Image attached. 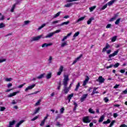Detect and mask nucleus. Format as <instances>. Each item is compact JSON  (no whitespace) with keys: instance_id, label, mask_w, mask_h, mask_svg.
I'll use <instances>...</instances> for the list:
<instances>
[{"instance_id":"obj_8","label":"nucleus","mask_w":127,"mask_h":127,"mask_svg":"<svg viewBox=\"0 0 127 127\" xmlns=\"http://www.w3.org/2000/svg\"><path fill=\"white\" fill-rule=\"evenodd\" d=\"M97 90H98V87H94L93 88L92 93L91 94V96H94V95H95V94H99V92L96 91Z\"/></svg>"},{"instance_id":"obj_1","label":"nucleus","mask_w":127,"mask_h":127,"mask_svg":"<svg viewBox=\"0 0 127 127\" xmlns=\"http://www.w3.org/2000/svg\"><path fill=\"white\" fill-rule=\"evenodd\" d=\"M64 78L63 82L64 91V94H68V92L70 91L69 88L67 87V86H68V82H69V75H64Z\"/></svg>"},{"instance_id":"obj_49","label":"nucleus","mask_w":127,"mask_h":127,"mask_svg":"<svg viewBox=\"0 0 127 127\" xmlns=\"http://www.w3.org/2000/svg\"><path fill=\"white\" fill-rule=\"evenodd\" d=\"M64 111H65V109H64V107L60 109V113L61 114H63V113H64Z\"/></svg>"},{"instance_id":"obj_55","label":"nucleus","mask_w":127,"mask_h":127,"mask_svg":"<svg viewBox=\"0 0 127 127\" xmlns=\"http://www.w3.org/2000/svg\"><path fill=\"white\" fill-rule=\"evenodd\" d=\"M4 26H5L4 25V24H3V23H0V28H2V27H4Z\"/></svg>"},{"instance_id":"obj_44","label":"nucleus","mask_w":127,"mask_h":127,"mask_svg":"<svg viewBox=\"0 0 127 127\" xmlns=\"http://www.w3.org/2000/svg\"><path fill=\"white\" fill-rule=\"evenodd\" d=\"M56 126L57 127H62V124H60V122H57V124H56Z\"/></svg>"},{"instance_id":"obj_58","label":"nucleus","mask_w":127,"mask_h":127,"mask_svg":"<svg viewBox=\"0 0 127 127\" xmlns=\"http://www.w3.org/2000/svg\"><path fill=\"white\" fill-rule=\"evenodd\" d=\"M65 45H67V43L66 42L63 43L61 45L62 47H64Z\"/></svg>"},{"instance_id":"obj_47","label":"nucleus","mask_w":127,"mask_h":127,"mask_svg":"<svg viewBox=\"0 0 127 127\" xmlns=\"http://www.w3.org/2000/svg\"><path fill=\"white\" fill-rule=\"evenodd\" d=\"M79 34H80V32H77L75 33V34L73 35V37H77V36H78Z\"/></svg>"},{"instance_id":"obj_30","label":"nucleus","mask_w":127,"mask_h":127,"mask_svg":"<svg viewBox=\"0 0 127 127\" xmlns=\"http://www.w3.org/2000/svg\"><path fill=\"white\" fill-rule=\"evenodd\" d=\"M16 5V4H14V5H13L11 9V12H13V11H14V9L15 8V6Z\"/></svg>"},{"instance_id":"obj_10","label":"nucleus","mask_w":127,"mask_h":127,"mask_svg":"<svg viewBox=\"0 0 127 127\" xmlns=\"http://www.w3.org/2000/svg\"><path fill=\"white\" fill-rule=\"evenodd\" d=\"M110 46L109 45V44L107 43L105 47H104L102 50V52H105L107 51V49H109L110 48Z\"/></svg>"},{"instance_id":"obj_61","label":"nucleus","mask_w":127,"mask_h":127,"mask_svg":"<svg viewBox=\"0 0 127 127\" xmlns=\"http://www.w3.org/2000/svg\"><path fill=\"white\" fill-rule=\"evenodd\" d=\"M104 100L105 101V103H108V102H109V99L107 97H105Z\"/></svg>"},{"instance_id":"obj_4","label":"nucleus","mask_w":127,"mask_h":127,"mask_svg":"<svg viewBox=\"0 0 127 127\" xmlns=\"http://www.w3.org/2000/svg\"><path fill=\"white\" fill-rule=\"evenodd\" d=\"M82 120L83 123H85V124L91 123V120H90V119H89V117L88 116L83 117Z\"/></svg>"},{"instance_id":"obj_43","label":"nucleus","mask_w":127,"mask_h":127,"mask_svg":"<svg viewBox=\"0 0 127 127\" xmlns=\"http://www.w3.org/2000/svg\"><path fill=\"white\" fill-rule=\"evenodd\" d=\"M60 21V20L54 21L52 22L51 25H53V24H56V23H58Z\"/></svg>"},{"instance_id":"obj_21","label":"nucleus","mask_w":127,"mask_h":127,"mask_svg":"<svg viewBox=\"0 0 127 127\" xmlns=\"http://www.w3.org/2000/svg\"><path fill=\"white\" fill-rule=\"evenodd\" d=\"M45 76V73H43L40 75L39 76L37 77V79H42V78H44V76Z\"/></svg>"},{"instance_id":"obj_14","label":"nucleus","mask_w":127,"mask_h":127,"mask_svg":"<svg viewBox=\"0 0 127 127\" xmlns=\"http://www.w3.org/2000/svg\"><path fill=\"white\" fill-rule=\"evenodd\" d=\"M52 45V43H44V44L42 45V47L44 48V47H48V46H51Z\"/></svg>"},{"instance_id":"obj_5","label":"nucleus","mask_w":127,"mask_h":127,"mask_svg":"<svg viewBox=\"0 0 127 127\" xmlns=\"http://www.w3.org/2000/svg\"><path fill=\"white\" fill-rule=\"evenodd\" d=\"M35 86V84L28 86L27 88H26V89H25V92H27L28 91H29V90H32V89H33Z\"/></svg>"},{"instance_id":"obj_50","label":"nucleus","mask_w":127,"mask_h":127,"mask_svg":"<svg viewBox=\"0 0 127 127\" xmlns=\"http://www.w3.org/2000/svg\"><path fill=\"white\" fill-rule=\"evenodd\" d=\"M59 32H61V30L58 29L56 31L53 32L54 34H55V33H59Z\"/></svg>"},{"instance_id":"obj_27","label":"nucleus","mask_w":127,"mask_h":127,"mask_svg":"<svg viewBox=\"0 0 127 127\" xmlns=\"http://www.w3.org/2000/svg\"><path fill=\"white\" fill-rule=\"evenodd\" d=\"M88 112L90 114H95V111H94V110L92 108H89L88 110Z\"/></svg>"},{"instance_id":"obj_54","label":"nucleus","mask_w":127,"mask_h":127,"mask_svg":"<svg viewBox=\"0 0 127 127\" xmlns=\"http://www.w3.org/2000/svg\"><path fill=\"white\" fill-rule=\"evenodd\" d=\"M107 6H108V4H106L105 5H104L101 9H102V10H104V9H105V8H107Z\"/></svg>"},{"instance_id":"obj_40","label":"nucleus","mask_w":127,"mask_h":127,"mask_svg":"<svg viewBox=\"0 0 127 127\" xmlns=\"http://www.w3.org/2000/svg\"><path fill=\"white\" fill-rule=\"evenodd\" d=\"M5 81L6 82H10V81H12V78H6L5 79Z\"/></svg>"},{"instance_id":"obj_3","label":"nucleus","mask_w":127,"mask_h":127,"mask_svg":"<svg viewBox=\"0 0 127 127\" xmlns=\"http://www.w3.org/2000/svg\"><path fill=\"white\" fill-rule=\"evenodd\" d=\"M96 82H99L100 84H102V83H104L105 82V78H103V76H100L98 77V79H96Z\"/></svg>"},{"instance_id":"obj_11","label":"nucleus","mask_w":127,"mask_h":127,"mask_svg":"<svg viewBox=\"0 0 127 127\" xmlns=\"http://www.w3.org/2000/svg\"><path fill=\"white\" fill-rule=\"evenodd\" d=\"M74 4H75V2L67 3L66 4L64 5V7H71V6Z\"/></svg>"},{"instance_id":"obj_18","label":"nucleus","mask_w":127,"mask_h":127,"mask_svg":"<svg viewBox=\"0 0 127 127\" xmlns=\"http://www.w3.org/2000/svg\"><path fill=\"white\" fill-rule=\"evenodd\" d=\"M54 35V33L53 32L50 33L49 34L47 35L45 37V38H50V37H52Z\"/></svg>"},{"instance_id":"obj_53","label":"nucleus","mask_w":127,"mask_h":127,"mask_svg":"<svg viewBox=\"0 0 127 127\" xmlns=\"http://www.w3.org/2000/svg\"><path fill=\"white\" fill-rule=\"evenodd\" d=\"M119 50H117V51H115L113 54L114 55L116 56V55H117L119 53Z\"/></svg>"},{"instance_id":"obj_63","label":"nucleus","mask_w":127,"mask_h":127,"mask_svg":"<svg viewBox=\"0 0 127 127\" xmlns=\"http://www.w3.org/2000/svg\"><path fill=\"white\" fill-rule=\"evenodd\" d=\"M118 116H119V115L117 113H114L113 114L114 118H117V117H118Z\"/></svg>"},{"instance_id":"obj_36","label":"nucleus","mask_w":127,"mask_h":127,"mask_svg":"<svg viewBox=\"0 0 127 127\" xmlns=\"http://www.w3.org/2000/svg\"><path fill=\"white\" fill-rule=\"evenodd\" d=\"M45 25H46V24H45V23L43 24L41 26H40L38 28V30H40V29H41L42 28H43V27H44V26H45Z\"/></svg>"},{"instance_id":"obj_25","label":"nucleus","mask_w":127,"mask_h":127,"mask_svg":"<svg viewBox=\"0 0 127 127\" xmlns=\"http://www.w3.org/2000/svg\"><path fill=\"white\" fill-rule=\"evenodd\" d=\"M22 123H23V120H22L21 121H20L18 123H17L15 127H19V126H20V125H21V124H22Z\"/></svg>"},{"instance_id":"obj_2","label":"nucleus","mask_w":127,"mask_h":127,"mask_svg":"<svg viewBox=\"0 0 127 127\" xmlns=\"http://www.w3.org/2000/svg\"><path fill=\"white\" fill-rule=\"evenodd\" d=\"M42 36H43V35H41L37 37H32L31 39V42H33V41H38V40H40V39L41 37H42Z\"/></svg>"},{"instance_id":"obj_26","label":"nucleus","mask_w":127,"mask_h":127,"mask_svg":"<svg viewBox=\"0 0 127 127\" xmlns=\"http://www.w3.org/2000/svg\"><path fill=\"white\" fill-rule=\"evenodd\" d=\"M73 96L74 94L71 93V94L68 95V96H67V99L71 100V99H72V98H73Z\"/></svg>"},{"instance_id":"obj_51","label":"nucleus","mask_w":127,"mask_h":127,"mask_svg":"<svg viewBox=\"0 0 127 127\" xmlns=\"http://www.w3.org/2000/svg\"><path fill=\"white\" fill-rule=\"evenodd\" d=\"M112 67H114V64H110L109 66H106L105 68L106 69H109V68H112Z\"/></svg>"},{"instance_id":"obj_57","label":"nucleus","mask_w":127,"mask_h":127,"mask_svg":"<svg viewBox=\"0 0 127 127\" xmlns=\"http://www.w3.org/2000/svg\"><path fill=\"white\" fill-rule=\"evenodd\" d=\"M111 26H112V24H108L106 26V28H111Z\"/></svg>"},{"instance_id":"obj_29","label":"nucleus","mask_w":127,"mask_h":127,"mask_svg":"<svg viewBox=\"0 0 127 127\" xmlns=\"http://www.w3.org/2000/svg\"><path fill=\"white\" fill-rule=\"evenodd\" d=\"M111 123V120L110 119H108L107 121L103 122V124L104 125H108V124H110Z\"/></svg>"},{"instance_id":"obj_16","label":"nucleus","mask_w":127,"mask_h":127,"mask_svg":"<svg viewBox=\"0 0 127 127\" xmlns=\"http://www.w3.org/2000/svg\"><path fill=\"white\" fill-rule=\"evenodd\" d=\"M18 93H19V92H13L12 93H10L8 95V98H11V97H13V96H15L16 94H18Z\"/></svg>"},{"instance_id":"obj_6","label":"nucleus","mask_w":127,"mask_h":127,"mask_svg":"<svg viewBox=\"0 0 127 127\" xmlns=\"http://www.w3.org/2000/svg\"><path fill=\"white\" fill-rule=\"evenodd\" d=\"M83 55L81 54L78 57H77L75 60H74L73 61V62L72 63V65H74V64H75V63H77V62H78V61L79 60H80V59H81V58L82 57Z\"/></svg>"},{"instance_id":"obj_33","label":"nucleus","mask_w":127,"mask_h":127,"mask_svg":"<svg viewBox=\"0 0 127 127\" xmlns=\"http://www.w3.org/2000/svg\"><path fill=\"white\" fill-rule=\"evenodd\" d=\"M46 77L47 79H50L51 78V73H49L46 76Z\"/></svg>"},{"instance_id":"obj_56","label":"nucleus","mask_w":127,"mask_h":127,"mask_svg":"<svg viewBox=\"0 0 127 127\" xmlns=\"http://www.w3.org/2000/svg\"><path fill=\"white\" fill-rule=\"evenodd\" d=\"M29 22H30V21L27 20V21H25L24 22V23L25 25H27V24H28V23H29Z\"/></svg>"},{"instance_id":"obj_22","label":"nucleus","mask_w":127,"mask_h":127,"mask_svg":"<svg viewBox=\"0 0 127 127\" xmlns=\"http://www.w3.org/2000/svg\"><path fill=\"white\" fill-rule=\"evenodd\" d=\"M39 111H40V107H38L35 111V112H34V113L33 114V115H36V114H37V113L39 112Z\"/></svg>"},{"instance_id":"obj_46","label":"nucleus","mask_w":127,"mask_h":127,"mask_svg":"<svg viewBox=\"0 0 127 127\" xmlns=\"http://www.w3.org/2000/svg\"><path fill=\"white\" fill-rule=\"evenodd\" d=\"M120 66V63H117L113 65V67H115V68H118Z\"/></svg>"},{"instance_id":"obj_60","label":"nucleus","mask_w":127,"mask_h":127,"mask_svg":"<svg viewBox=\"0 0 127 127\" xmlns=\"http://www.w3.org/2000/svg\"><path fill=\"white\" fill-rule=\"evenodd\" d=\"M119 87H120V85L119 84H116L115 86H114V89H118V88H119Z\"/></svg>"},{"instance_id":"obj_13","label":"nucleus","mask_w":127,"mask_h":127,"mask_svg":"<svg viewBox=\"0 0 127 127\" xmlns=\"http://www.w3.org/2000/svg\"><path fill=\"white\" fill-rule=\"evenodd\" d=\"M15 125V121L13 120L12 122H9V125L7 127H12V126H14Z\"/></svg>"},{"instance_id":"obj_37","label":"nucleus","mask_w":127,"mask_h":127,"mask_svg":"<svg viewBox=\"0 0 127 127\" xmlns=\"http://www.w3.org/2000/svg\"><path fill=\"white\" fill-rule=\"evenodd\" d=\"M115 123H116V121H115V120L113 121L111 123L110 125H109V126L108 127H113V126H114Z\"/></svg>"},{"instance_id":"obj_41","label":"nucleus","mask_w":127,"mask_h":127,"mask_svg":"<svg viewBox=\"0 0 127 127\" xmlns=\"http://www.w3.org/2000/svg\"><path fill=\"white\" fill-rule=\"evenodd\" d=\"M116 40H117V36L113 37L111 39L112 42H115Z\"/></svg>"},{"instance_id":"obj_62","label":"nucleus","mask_w":127,"mask_h":127,"mask_svg":"<svg viewBox=\"0 0 127 127\" xmlns=\"http://www.w3.org/2000/svg\"><path fill=\"white\" fill-rule=\"evenodd\" d=\"M114 56H115L114 54L113 53L112 54H110L109 56V58H112V57H114Z\"/></svg>"},{"instance_id":"obj_32","label":"nucleus","mask_w":127,"mask_h":127,"mask_svg":"<svg viewBox=\"0 0 127 127\" xmlns=\"http://www.w3.org/2000/svg\"><path fill=\"white\" fill-rule=\"evenodd\" d=\"M95 8H96V6H93L92 7H89V10H90V12H92V11H93V10H94V9H95Z\"/></svg>"},{"instance_id":"obj_15","label":"nucleus","mask_w":127,"mask_h":127,"mask_svg":"<svg viewBox=\"0 0 127 127\" xmlns=\"http://www.w3.org/2000/svg\"><path fill=\"white\" fill-rule=\"evenodd\" d=\"M69 23H70V21L64 22L62 24L58 25V26H62V25H67V24H69Z\"/></svg>"},{"instance_id":"obj_7","label":"nucleus","mask_w":127,"mask_h":127,"mask_svg":"<svg viewBox=\"0 0 127 127\" xmlns=\"http://www.w3.org/2000/svg\"><path fill=\"white\" fill-rule=\"evenodd\" d=\"M63 68H64V67H63V65L60 66L59 72H58V73H57L58 76H60V75H61V73H62V72H63Z\"/></svg>"},{"instance_id":"obj_12","label":"nucleus","mask_w":127,"mask_h":127,"mask_svg":"<svg viewBox=\"0 0 127 127\" xmlns=\"http://www.w3.org/2000/svg\"><path fill=\"white\" fill-rule=\"evenodd\" d=\"M89 77L88 76H86V79H85V80L83 81V86H86V85H87V83H88V82H89Z\"/></svg>"},{"instance_id":"obj_19","label":"nucleus","mask_w":127,"mask_h":127,"mask_svg":"<svg viewBox=\"0 0 127 127\" xmlns=\"http://www.w3.org/2000/svg\"><path fill=\"white\" fill-rule=\"evenodd\" d=\"M85 16L81 17L78 19H77V20L76 21V23H78V22H80V21H83V20L85 19Z\"/></svg>"},{"instance_id":"obj_34","label":"nucleus","mask_w":127,"mask_h":127,"mask_svg":"<svg viewBox=\"0 0 127 127\" xmlns=\"http://www.w3.org/2000/svg\"><path fill=\"white\" fill-rule=\"evenodd\" d=\"M45 125V120H43L41 121V124H40V126L41 127H43Z\"/></svg>"},{"instance_id":"obj_38","label":"nucleus","mask_w":127,"mask_h":127,"mask_svg":"<svg viewBox=\"0 0 127 127\" xmlns=\"http://www.w3.org/2000/svg\"><path fill=\"white\" fill-rule=\"evenodd\" d=\"M52 59H53L52 57L51 56L49 57V58L48 60L49 64H51V63H52Z\"/></svg>"},{"instance_id":"obj_9","label":"nucleus","mask_w":127,"mask_h":127,"mask_svg":"<svg viewBox=\"0 0 127 127\" xmlns=\"http://www.w3.org/2000/svg\"><path fill=\"white\" fill-rule=\"evenodd\" d=\"M88 97V94H83L82 96L81 97L80 99V101L81 102H84L85 101V99Z\"/></svg>"},{"instance_id":"obj_42","label":"nucleus","mask_w":127,"mask_h":127,"mask_svg":"<svg viewBox=\"0 0 127 127\" xmlns=\"http://www.w3.org/2000/svg\"><path fill=\"white\" fill-rule=\"evenodd\" d=\"M24 85H26V83H24L22 84H21V85H19L18 86V88L19 89H21V88H22V87H23V86H24Z\"/></svg>"},{"instance_id":"obj_31","label":"nucleus","mask_w":127,"mask_h":127,"mask_svg":"<svg viewBox=\"0 0 127 127\" xmlns=\"http://www.w3.org/2000/svg\"><path fill=\"white\" fill-rule=\"evenodd\" d=\"M40 103H41V99L39 100L37 103H36V104H35V107L37 106H39V105H40Z\"/></svg>"},{"instance_id":"obj_64","label":"nucleus","mask_w":127,"mask_h":127,"mask_svg":"<svg viewBox=\"0 0 127 127\" xmlns=\"http://www.w3.org/2000/svg\"><path fill=\"white\" fill-rule=\"evenodd\" d=\"M120 127H127V126L126 124H122L120 126Z\"/></svg>"},{"instance_id":"obj_35","label":"nucleus","mask_w":127,"mask_h":127,"mask_svg":"<svg viewBox=\"0 0 127 127\" xmlns=\"http://www.w3.org/2000/svg\"><path fill=\"white\" fill-rule=\"evenodd\" d=\"M74 108L73 109V111H76L77 110V107H78V104L76 102H74Z\"/></svg>"},{"instance_id":"obj_23","label":"nucleus","mask_w":127,"mask_h":127,"mask_svg":"<svg viewBox=\"0 0 127 127\" xmlns=\"http://www.w3.org/2000/svg\"><path fill=\"white\" fill-rule=\"evenodd\" d=\"M61 11H59L58 12L57 14H55L54 15L53 18H56V17H58V16H59V15H60V13H61Z\"/></svg>"},{"instance_id":"obj_17","label":"nucleus","mask_w":127,"mask_h":127,"mask_svg":"<svg viewBox=\"0 0 127 127\" xmlns=\"http://www.w3.org/2000/svg\"><path fill=\"white\" fill-rule=\"evenodd\" d=\"M117 0H112L108 2L107 3V5H109V6H111V5H113V4L115 2V1H116Z\"/></svg>"},{"instance_id":"obj_24","label":"nucleus","mask_w":127,"mask_h":127,"mask_svg":"<svg viewBox=\"0 0 127 127\" xmlns=\"http://www.w3.org/2000/svg\"><path fill=\"white\" fill-rule=\"evenodd\" d=\"M94 17H91L89 19V20L87 21V24H91V22H92V20H94Z\"/></svg>"},{"instance_id":"obj_45","label":"nucleus","mask_w":127,"mask_h":127,"mask_svg":"<svg viewBox=\"0 0 127 127\" xmlns=\"http://www.w3.org/2000/svg\"><path fill=\"white\" fill-rule=\"evenodd\" d=\"M5 110V107H0V112H3Z\"/></svg>"},{"instance_id":"obj_48","label":"nucleus","mask_w":127,"mask_h":127,"mask_svg":"<svg viewBox=\"0 0 127 127\" xmlns=\"http://www.w3.org/2000/svg\"><path fill=\"white\" fill-rule=\"evenodd\" d=\"M126 94H127V89H126L125 90L123 91L121 93V95H126Z\"/></svg>"},{"instance_id":"obj_39","label":"nucleus","mask_w":127,"mask_h":127,"mask_svg":"<svg viewBox=\"0 0 127 127\" xmlns=\"http://www.w3.org/2000/svg\"><path fill=\"white\" fill-rule=\"evenodd\" d=\"M80 87V83H78L75 89H74L75 91H78V89H79V87Z\"/></svg>"},{"instance_id":"obj_52","label":"nucleus","mask_w":127,"mask_h":127,"mask_svg":"<svg viewBox=\"0 0 127 127\" xmlns=\"http://www.w3.org/2000/svg\"><path fill=\"white\" fill-rule=\"evenodd\" d=\"M38 118H39V116H36L34 118L32 119L31 121L32 122H33V121H35L36 120H37V119H38Z\"/></svg>"},{"instance_id":"obj_20","label":"nucleus","mask_w":127,"mask_h":127,"mask_svg":"<svg viewBox=\"0 0 127 127\" xmlns=\"http://www.w3.org/2000/svg\"><path fill=\"white\" fill-rule=\"evenodd\" d=\"M105 120V115H102L101 116V117L99 119V120L98 121L99 123H102L103 121Z\"/></svg>"},{"instance_id":"obj_59","label":"nucleus","mask_w":127,"mask_h":127,"mask_svg":"<svg viewBox=\"0 0 127 127\" xmlns=\"http://www.w3.org/2000/svg\"><path fill=\"white\" fill-rule=\"evenodd\" d=\"M12 86V84L11 83H9L7 84V88H10V87Z\"/></svg>"},{"instance_id":"obj_28","label":"nucleus","mask_w":127,"mask_h":127,"mask_svg":"<svg viewBox=\"0 0 127 127\" xmlns=\"http://www.w3.org/2000/svg\"><path fill=\"white\" fill-rule=\"evenodd\" d=\"M121 21V18H118L116 21H115V24L119 25L120 24V22Z\"/></svg>"}]
</instances>
